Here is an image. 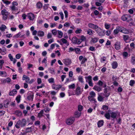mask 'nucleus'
<instances>
[{"mask_svg":"<svg viewBox=\"0 0 135 135\" xmlns=\"http://www.w3.org/2000/svg\"><path fill=\"white\" fill-rule=\"evenodd\" d=\"M85 78L86 79V82L88 83L89 86L91 87L93 86V85L92 80V76L90 75H89L88 76H85Z\"/></svg>","mask_w":135,"mask_h":135,"instance_id":"f257e3e1","label":"nucleus"},{"mask_svg":"<svg viewBox=\"0 0 135 135\" xmlns=\"http://www.w3.org/2000/svg\"><path fill=\"white\" fill-rule=\"evenodd\" d=\"M12 5L9 8L13 12L16 10H18L17 8L16 7L18 5V3L16 2H13L12 3Z\"/></svg>","mask_w":135,"mask_h":135,"instance_id":"f03ea898","label":"nucleus"},{"mask_svg":"<svg viewBox=\"0 0 135 135\" xmlns=\"http://www.w3.org/2000/svg\"><path fill=\"white\" fill-rule=\"evenodd\" d=\"M75 120V118L74 117H70L66 121V123L69 125L72 124Z\"/></svg>","mask_w":135,"mask_h":135,"instance_id":"7ed1b4c3","label":"nucleus"},{"mask_svg":"<svg viewBox=\"0 0 135 135\" xmlns=\"http://www.w3.org/2000/svg\"><path fill=\"white\" fill-rule=\"evenodd\" d=\"M121 19L123 21H127L128 22L130 21L131 19L130 16L129 15H125L122 16Z\"/></svg>","mask_w":135,"mask_h":135,"instance_id":"20e7f679","label":"nucleus"},{"mask_svg":"<svg viewBox=\"0 0 135 135\" xmlns=\"http://www.w3.org/2000/svg\"><path fill=\"white\" fill-rule=\"evenodd\" d=\"M72 40L73 43L75 44H79L81 42V40L78 39L75 37H73L72 38Z\"/></svg>","mask_w":135,"mask_h":135,"instance_id":"39448f33","label":"nucleus"},{"mask_svg":"<svg viewBox=\"0 0 135 135\" xmlns=\"http://www.w3.org/2000/svg\"><path fill=\"white\" fill-rule=\"evenodd\" d=\"M99 36H103L104 35V32L100 28L98 27L95 30Z\"/></svg>","mask_w":135,"mask_h":135,"instance_id":"423d86ee","label":"nucleus"},{"mask_svg":"<svg viewBox=\"0 0 135 135\" xmlns=\"http://www.w3.org/2000/svg\"><path fill=\"white\" fill-rule=\"evenodd\" d=\"M27 15L28 18L30 21H33L35 18V15L32 13H28Z\"/></svg>","mask_w":135,"mask_h":135,"instance_id":"0eeeda50","label":"nucleus"},{"mask_svg":"<svg viewBox=\"0 0 135 135\" xmlns=\"http://www.w3.org/2000/svg\"><path fill=\"white\" fill-rule=\"evenodd\" d=\"M88 26L90 27L95 30V31L96 29L98 27V26L92 23H90L88 24Z\"/></svg>","mask_w":135,"mask_h":135,"instance_id":"6e6552de","label":"nucleus"},{"mask_svg":"<svg viewBox=\"0 0 135 135\" xmlns=\"http://www.w3.org/2000/svg\"><path fill=\"white\" fill-rule=\"evenodd\" d=\"M82 91H83L81 90L80 87L79 86L77 87L75 90V93L77 95H79L81 94Z\"/></svg>","mask_w":135,"mask_h":135,"instance_id":"1a4fd4ad","label":"nucleus"},{"mask_svg":"<svg viewBox=\"0 0 135 135\" xmlns=\"http://www.w3.org/2000/svg\"><path fill=\"white\" fill-rule=\"evenodd\" d=\"M63 61L64 63L66 65H70L71 62V60L69 59H64Z\"/></svg>","mask_w":135,"mask_h":135,"instance_id":"9d476101","label":"nucleus"},{"mask_svg":"<svg viewBox=\"0 0 135 135\" xmlns=\"http://www.w3.org/2000/svg\"><path fill=\"white\" fill-rule=\"evenodd\" d=\"M110 117L113 119L115 118L118 115V113L116 112H112L110 113Z\"/></svg>","mask_w":135,"mask_h":135,"instance_id":"9b49d317","label":"nucleus"},{"mask_svg":"<svg viewBox=\"0 0 135 135\" xmlns=\"http://www.w3.org/2000/svg\"><path fill=\"white\" fill-rule=\"evenodd\" d=\"M93 89L98 92H99L102 90V88L97 85L94 86Z\"/></svg>","mask_w":135,"mask_h":135,"instance_id":"f8f14e48","label":"nucleus"},{"mask_svg":"<svg viewBox=\"0 0 135 135\" xmlns=\"http://www.w3.org/2000/svg\"><path fill=\"white\" fill-rule=\"evenodd\" d=\"M120 43L119 42H116L114 44L115 48L117 50H119L120 48Z\"/></svg>","mask_w":135,"mask_h":135,"instance_id":"ddd939ff","label":"nucleus"},{"mask_svg":"<svg viewBox=\"0 0 135 135\" xmlns=\"http://www.w3.org/2000/svg\"><path fill=\"white\" fill-rule=\"evenodd\" d=\"M17 91L15 89H14L9 92V95L10 96H13L17 93Z\"/></svg>","mask_w":135,"mask_h":135,"instance_id":"4468645a","label":"nucleus"},{"mask_svg":"<svg viewBox=\"0 0 135 135\" xmlns=\"http://www.w3.org/2000/svg\"><path fill=\"white\" fill-rule=\"evenodd\" d=\"M22 80H26V82L28 83L30 80V79L29 77L26 76L25 75H24L22 77Z\"/></svg>","mask_w":135,"mask_h":135,"instance_id":"2eb2a0df","label":"nucleus"},{"mask_svg":"<svg viewBox=\"0 0 135 135\" xmlns=\"http://www.w3.org/2000/svg\"><path fill=\"white\" fill-rule=\"evenodd\" d=\"M48 70L49 73L52 75H55V70L52 68H49L48 69Z\"/></svg>","mask_w":135,"mask_h":135,"instance_id":"dca6fc26","label":"nucleus"},{"mask_svg":"<svg viewBox=\"0 0 135 135\" xmlns=\"http://www.w3.org/2000/svg\"><path fill=\"white\" fill-rule=\"evenodd\" d=\"M37 35L39 36L43 37L44 35V33L41 31H38L37 32Z\"/></svg>","mask_w":135,"mask_h":135,"instance_id":"f3484780","label":"nucleus"},{"mask_svg":"<svg viewBox=\"0 0 135 135\" xmlns=\"http://www.w3.org/2000/svg\"><path fill=\"white\" fill-rule=\"evenodd\" d=\"M112 67L113 69H115L117 68L118 64L116 61H114L112 64Z\"/></svg>","mask_w":135,"mask_h":135,"instance_id":"a211bd4d","label":"nucleus"},{"mask_svg":"<svg viewBox=\"0 0 135 135\" xmlns=\"http://www.w3.org/2000/svg\"><path fill=\"white\" fill-rule=\"evenodd\" d=\"M6 49L5 48V47H3L2 49H1V55H5L6 53Z\"/></svg>","mask_w":135,"mask_h":135,"instance_id":"6ab92c4d","label":"nucleus"},{"mask_svg":"<svg viewBox=\"0 0 135 135\" xmlns=\"http://www.w3.org/2000/svg\"><path fill=\"white\" fill-rule=\"evenodd\" d=\"M98 40V38L97 37L91 38V42L94 43L97 42Z\"/></svg>","mask_w":135,"mask_h":135,"instance_id":"aec40b11","label":"nucleus"},{"mask_svg":"<svg viewBox=\"0 0 135 135\" xmlns=\"http://www.w3.org/2000/svg\"><path fill=\"white\" fill-rule=\"evenodd\" d=\"M42 6V4L40 2H38L37 3L36 7L37 8L40 9L41 8Z\"/></svg>","mask_w":135,"mask_h":135,"instance_id":"412c9836","label":"nucleus"},{"mask_svg":"<svg viewBox=\"0 0 135 135\" xmlns=\"http://www.w3.org/2000/svg\"><path fill=\"white\" fill-rule=\"evenodd\" d=\"M61 41L64 44H66L67 46L69 45V43L67 42V40L64 38H62L61 39Z\"/></svg>","mask_w":135,"mask_h":135,"instance_id":"4be33fe9","label":"nucleus"},{"mask_svg":"<svg viewBox=\"0 0 135 135\" xmlns=\"http://www.w3.org/2000/svg\"><path fill=\"white\" fill-rule=\"evenodd\" d=\"M6 28L7 27L5 25H2L0 27V30L2 31H4Z\"/></svg>","mask_w":135,"mask_h":135,"instance_id":"5701e85b","label":"nucleus"},{"mask_svg":"<svg viewBox=\"0 0 135 135\" xmlns=\"http://www.w3.org/2000/svg\"><path fill=\"white\" fill-rule=\"evenodd\" d=\"M0 76L3 77H5L7 76V74L6 72L3 71H0Z\"/></svg>","mask_w":135,"mask_h":135,"instance_id":"b1692460","label":"nucleus"},{"mask_svg":"<svg viewBox=\"0 0 135 135\" xmlns=\"http://www.w3.org/2000/svg\"><path fill=\"white\" fill-rule=\"evenodd\" d=\"M104 121L103 120H99L98 122V127H101L103 125Z\"/></svg>","mask_w":135,"mask_h":135,"instance_id":"393cba45","label":"nucleus"},{"mask_svg":"<svg viewBox=\"0 0 135 135\" xmlns=\"http://www.w3.org/2000/svg\"><path fill=\"white\" fill-rule=\"evenodd\" d=\"M57 86H52V88L55 90H59L61 88V85H57Z\"/></svg>","mask_w":135,"mask_h":135,"instance_id":"a878e982","label":"nucleus"},{"mask_svg":"<svg viewBox=\"0 0 135 135\" xmlns=\"http://www.w3.org/2000/svg\"><path fill=\"white\" fill-rule=\"evenodd\" d=\"M81 113L80 112L78 111L74 113V115L76 117H79L81 115Z\"/></svg>","mask_w":135,"mask_h":135,"instance_id":"bb28decb","label":"nucleus"},{"mask_svg":"<svg viewBox=\"0 0 135 135\" xmlns=\"http://www.w3.org/2000/svg\"><path fill=\"white\" fill-rule=\"evenodd\" d=\"M104 116L105 117L108 119H110V113H107L105 114Z\"/></svg>","mask_w":135,"mask_h":135,"instance_id":"cd10ccee","label":"nucleus"},{"mask_svg":"<svg viewBox=\"0 0 135 135\" xmlns=\"http://www.w3.org/2000/svg\"><path fill=\"white\" fill-rule=\"evenodd\" d=\"M1 14L2 15H8V13L6 9H4L1 11Z\"/></svg>","mask_w":135,"mask_h":135,"instance_id":"c85d7f7f","label":"nucleus"},{"mask_svg":"<svg viewBox=\"0 0 135 135\" xmlns=\"http://www.w3.org/2000/svg\"><path fill=\"white\" fill-rule=\"evenodd\" d=\"M98 99L100 102H103V101L104 98L100 95H99L98 97Z\"/></svg>","mask_w":135,"mask_h":135,"instance_id":"c756f323","label":"nucleus"},{"mask_svg":"<svg viewBox=\"0 0 135 135\" xmlns=\"http://www.w3.org/2000/svg\"><path fill=\"white\" fill-rule=\"evenodd\" d=\"M90 95L88 97H94L96 95L95 93L93 91H91L89 94Z\"/></svg>","mask_w":135,"mask_h":135,"instance_id":"7c9ffc66","label":"nucleus"},{"mask_svg":"<svg viewBox=\"0 0 135 135\" xmlns=\"http://www.w3.org/2000/svg\"><path fill=\"white\" fill-rule=\"evenodd\" d=\"M44 110H42L38 114V117L39 118H41L43 116V114L44 113Z\"/></svg>","mask_w":135,"mask_h":135,"instance_id":"2f4dec72","label":"nucleus"},{"mask_svg":"<svg viewBox=\"0 0 135 135\" xmlns=\"http://www.w3.org/2000/svg\"><path fill=\"white\" fill-rule=\"evenodd\" d=\"M26 120L25 119H23L21 123V126H25L26 125Z\"/></svg>","mask_w":135,"mask_h":135,"instance_id":"473e14b6","label":"nucleus"},{"mask_svg":"<svg viewBox=\"0 0 135 135\" xmlns=\"http://www.w3.org/2000/svg\"><path fill=\"white\" fill-rule=\"evenodd\" d=\"M57 32L59 36V37L60 38L62 37L63 35L62 32L59 30H57Z\"/></svg>","mask_w":135,"mask_h":135,"instance_id":"72a5a7b5","label":"nucleus"},{"mask_svg":"<svg viewBox=\"0 0 135 135\" xmlns=\"http://www.w3.org/2000/svg\"><path fill=\"white\" fill-rule=\"evenodd\" d=\"M75 84L69 85L68 86V87L69 89H75Z\"/></svg>","mask_w":135,"mask_h":135,"instance_id":"f704fd0d","label":"nucleus"},{"mask_svg":"<svg viewBox=\"0 0 135 135\" xmlns=\"http://www.w3.org/2000/svg\"><path fill=\"white\" fill-rule=\"evenodd\" d=\"M15 114L17 115L18 116H20L22 115V113L20 111L17 110Z\"/></svg>","mask_w":135,"mask_h":135,"instance_id":"c9c22d12","label":"nucleus"},{"mask_svg":"<svg viewBox=\"0 0 135 135\" xmlns=\"http://www.w3.org/2000/svg\"><path fill=\"white\" fill-rule=\"evenodd\" d=\"M48 81L50 83H54V79L53 78H51L48 79Z\"/></svg>","mask_w":135,"mask_h":135,"instance_id":"e433bc0d","label":"nucleus"},{"mask_svg":"<svg viewBox=\"0 0 135 135\" xmlns=\"http://www.w3.org/2000/svg\"><path fill=\"white\" fill-rule=\"evenodd\" d=\"M21 96L20 95H18L16 97V100L18 103H19L20 102Z\"/></svg>","mask_w":135,"mask_h":135,"instance_id":"4c0bfd02","label":"nucleus"},{"mask_svg":"<svg viewBox=\"0 0 135 135\" xmlns=\"http://www.w3.org/2000/svg\"><path fill=\"white\" fill-rule=\"evenodd\" d=\"M78 80L81 83H83L84 82L82 76H79L78 77Z\"/></svg>","mask_w":135,"mask_h":135,"instance_id":"58836bf2","label":"nucleus"},{"mask_svg":"<svg viewBox=\"0 0 135 135\" xmlns=\"http://www.w3.org/2000/svg\"><path fill=\"white\" fill-rule=\"evenodd\" d=\"M122 29L123 30H122L121 32L125 33H128L129 32L128 30L126 29V28L123 27L122 28Z\"/></svg>","mask_w":135,"mask_h":135,"instance_id":"ea45409f","label":"nucleus"},{"mask_svg":"<svg viewBox=\"0 0 135 135\" xmlns=\"http://www.w3.org/2000/svg\"><path fill=\"white\" fill-rule=\"evenodd\" d=\"M83 107L81 105H79L78 106V110L80 112H81L83 109Z\"/></svg>","mask_w":135,"mask_h":135,"instance_id":"a19ab883","label":"nucleus"},{"mask_svg":"<svg viewBox=\"0 0 135 135\" xmlns=\"http://www.w3.org/2000/svg\"><path fill=\"white\" fill-rule=\"evenodd\" d=\"M21 34L20 33V32L18 33V34L14 35L13 37L15 39H16L17 38H18L19 36H21Z\"/></svg>","mask_w":135,"mask_h":135,"instance_id":"79ce46f5","label":"nucleus"},{"mask_svg":"<svg viewBox=\"0 0 135 135\" xmlns=\"http://www.w3.org/2000/svg\"><path fill=\"white\" fill-rule=\"evenodd\" d=\"M31 127H28L26 128V129L25 131V132H25V133H26L27 132H30L31 131Z\"/></svg>","mask_w":135,"mask_h":135,"instance_id":"37998d69","label":"nucleus"},{"mask_svg":"<svg viewBox=\"0 0 135 135\" xmlns=\"http://www.w3.org/2000/svg\"><path fill=\"white\" fill-rule=\"evenodd\" d=\"M87 34L89 35H91L93 34V33L92 30L90 29L88 30L87 31Z\"/></svg>","mask_w":135,"mask_h":135,"instance_id":"c03bdc74","label":"nucleus"},{"mask_svg":"<svg viewBox=\"0 0 135 135\" xmlns=\"http://www.w3.org/2000/svg\"><path fill=\"white\" fill-rule=\"evenodd\" d=\"M4 62V61L3 60H0V69L2 68V66Z\"/></svg>","mask_w":135,"mask_h":135,"instance_id":"a18cd8bd","label":"nucleus"},{"mask_svg":"<svg viewBox=\"0 0 135 135\" xmlns=\"http://www.w3.org/2000/svg\"><path fill=\"white\" fill-rule=\"evenodd\" d=\"M3 2L4 3L7 5H8L10 4L11 3V2L10 1H8L7 0H3Z\"/></svg>","mask_w":135,"mask_h":135,"instance_id":"49530a36","label":"nucleus"},{"mask_svg":"<svg viewBox=\"0 0 135 135\" xmlns=\"http://www.w3.org/2000/svg\"><path fill=\"white\" fill-rule=\"evenodd\" d=\"M106 57L104 56L102 57L100 59V61L101 62H103L106 61Z\"/></svg>","mask_w":135,"mask_h":135,"instance_id":"de8ad7c7","label":"nucleus"},{"mask_svg":"<svg viewBox=\"0 0 135 135\" xmlns=\"http://www.w3.org/2000/svg\"><path fill=\"white\" fill-rule=\"evenodd\" d=\"M123 27H122L119 26H118L116 28L117 30L119 32H121L122 30H123L122 28Z\"/></svg>","mask_w":135,"mask_h":135,"instance_id":"09e8293b","label":"nucleus"},{"mask_svg":"<svg viewBox=\"0 0 135 135\" xmlns=\"http://www.w3.org/2000/svg\"><path fill=\"white\" fill-rule=\"evenodd\" d=\"M135 84V81L133 80H131L129 82V85L132 86H133L134 84Z\"/></svg>","mask_w":135,"mask_h":135,"instance_id":"8fccbe9b","label":"nucleus"},{"mask_svg":"<svg viewBox=\"0 0 135 135\" xmlns=\"http://www.w3.org/2000/svg\"><path fill=\"white\" fill-rule=\"evenodd\" d=\"M75 51L76 54H79L81 52L80 49L78 48H75Z\"/></svg>","mask_w":135,"mask_h":135,"instance_id":"3c124183","label":"nucleus"},{"mask_svg":"<svg viewBox=\"0 0 135 135\" xmlns=\"http://www.w3.org/2000/svg\"><path fill=\"white\" fill-rule=\"evenodd\" d=\"M103 84V83L101 80H99L97 83V84L99 85L100 86H102Z\"/></svg>","mask_w":135,"mask_h":135,"instance_id":"603ef678","label":"nucleus"},{"mask_svg":"<svg viewBox=\"0 0 135 135\" xmlns=\"http://www.w3.org/2000/svg\"><path fill=\"white\" fill-rule=\"evenodd\" d=\"M105 27L106 29H108L110 28V25L107 24V23H105Z\"/></svg>","mask_w":135,"mask_h":135,"instance_id":"864d4df0","label":"nucleus"},{"mask_svg":"<svg viewBox=\"0 0 135 135\" xmlns=\"http://www.w3.org/2000/svg\"><path fill=\"white\" fill-rule=\"evenodd\" d=\"M87 60V59L86 58H84L82 59V61L81 62V64H84Z\"/></svg>","mask_w":135,"mask_h":135,"instance_id":"5fc2aeb1","label":"nucleus"},{"mask_svg":"<svg viewBox=\"0 0 135 135\" xmlns=\"http://www.w3.org/2000/svg\"><path fill=\"white\" fill-rule=\"evenodd\" d=\"M129 38V36L127 35H124L123 39L124 40L126 41L127 40H128Z\"/></svg>","mask_w":135,"mask_h":135,"instance_id":"6e6d98bb","label":"nucleus"},{"mask_svg":"<svg viewBox=\"0 0 135 135\" xmlns=\"http://www.w3.org/2000/svg\"><path fill=\"white\" fill-rule=\"evenodd\" d=\"M50 110V109L49 108L46 107L44 109V110L46 113H48L49 112Z\"/></svg>","mask_w":135,"mask_h":135,"instance_id":"4d7b16f0","label":"nucleus"},{"mask_svg":"<svg viewBox=\"0 0 135 135\" xmlns=\"http://www.w3.org/2000/svg\"><path fill=\"white\" fill-rule=\"evenodd\" d=\"M82 31V30L80 29H77L75 33L77 34H79Z\"/></svg>","mask_w":135,"mask_h":135,"instance_id":"13d9d810","label":"nucleus"},{"mask_svg":"<svg viewBox=\"0 0 135 135\" xmlns=\"http://www.w3.org/2000/svg\"><path fill=\"white\" fill-rule=\"evenodd\" d=\"M8 15H2L3 16V18L4 20H6L7 19Z\"/></svg>","mask_w":135,"mask_h":135,"instance_id":"bf43d9fd","label":"nucleus"},{"mask_svg":"<svg viewBox=\"0 0 135 135\" xmlns=\"http://www.w3.org/2000/svg\"><path fill=\"white\" fill-rule=\"evenodd\" d=\"M42 82L41 79L40 78H38L37 79V82L38 84H40Z\"/></svg>","mask_w":135,"mask_h":135,"instance_id":"052dcab7","label":"nucleus"},{"mask_svg":"<svg viewBox=\"0 0 135 135\" xmlns=\"http://www.w3.org/2000/svg\"><path fill=\"white\" fill-rule=\"evenodd\" d=\"M95 4L97 6H100L102 5V3L98 1L95 3Z\"/></svg>","mask_w":135,"mask_h":135,"instance_id":"680f3d73","label":"nucleus"},{"mask_svg":"<svg viewBox=\"0 0 135 135\" xmlns=\"http://www.w3.org/2000/svg\"><path fill=\"white\" fill-rule=\"evenodd\" d=\"M21 54H18L16 55V57L17 59H19L21 57Z\"/></svg>","mask_w":135,"mask_h":135,"instance_id":"e2e57ef3","label":"nucleus"},{"mask_svg":"<svg viewBox=\"0 0 135 135\" xmlns=\"http://www.w3.org/2000/svg\"><path fill=\"white\" fill-rule=\"evenodd\" d=\"M27 16V15L25 13H23L22 14V17L23 18V20H25L26 18V17Z\"/></svg>","mask_w":135,"mask_h":135,"instance_id":"0e129e2a","label":"nucleus"},{"mask_svg":"<svg viewBox=\"0 0 135 135\" xmlns=\"http://www.w3.org/2000/svg\"><path fill=\"white\" fill-rule=\"evenodd\" d=\"M82 41H85L86 40V37L83 36H81V39H80Z\"/></svg>","mask_w":135,"mask_h":135,"instance_id":"69168bd1","label":"nucleus"},{"mask_svg":"<svg viewBox=\"0 0 135 135\" xmlns=\"http://www.w3.org/2000/svg\"><path fill=\"white\" fill-rule=\"evenodd\" d=\"M93 80L95 81H98V76H96L94 77L93 78Z\"/></svg>","mask_w":135,"mask_h":135,"instance_id":"338daca9","label":"nucleus"},{"mask_svg":"<svg viewBox=\"0 0 135 135\" xmlns=\"http://www.w3.org/2000/svg\"><path fill=\"white\" fill-rule=\"evenodd\" d=\"M108 109V107L107 106L103 105L102 107V109L104 110H107Z\"/></svg>","mask_w":135,"mask_h":135,"instance_id":"774afa93","label":"nucleus"}]
</instances>
